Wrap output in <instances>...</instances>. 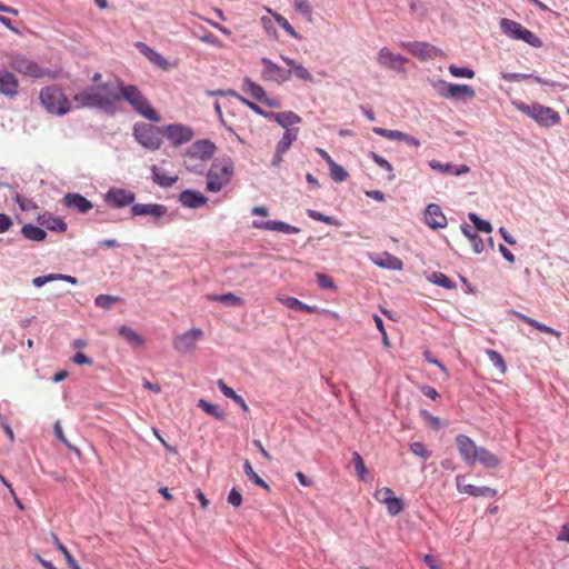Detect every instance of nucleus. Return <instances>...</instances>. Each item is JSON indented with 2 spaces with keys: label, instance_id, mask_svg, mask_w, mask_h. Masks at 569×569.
<instances>
[{
  "label": "nucleus",
  "instance_id": "obj_33",
  "mask_svg": "<svg viewBox=\"0 0 569 569\" xmlns=\"http://www.w3.org/2000/svg\"><path fill=\"white\" fill-rule=\"evenodd\" d=\"M276 299L291 310H302L307 312H315L317 310L315 306H308L293 297L278 295Z\"/></svg>",
  "mask_w": 569,
  "mask_h": 569
},
{
  "label": "nucleus",
  "instance_id": "obj_42",
  "mask_svg": "<svg viewBox=\"0 0 569 569\" xmlns=\"http://www.w3.org/2000/svg\"><path fill=\"white\" fill-rule=\"evenodd\" d=\"M268 12L272 14L276 22L291 37L299 38L298 33L293 29V27L289 23V21L281 14L273 12L271 9H268Z\"/></svg>",
  "mask_w": 569,
  "mask_h": 569
},
{
  "label": "nucleus",
  "instance_id": "obj_34",
  "mask_svg": "<svg viewBox=\"0 0 569 569\" xmlns=\"http://www.w3.org/2000/svg\"><path fill=\"white\" fill-rule=\"evenodd\" d=\"M208 94H230L232 97H236L239 101H241L243 104H246L249 109H251L253 112L262 116L266 118V114H269V112L262 110L258 104H256L254 102L248 100L247 98H243L242 96L238 94L237 92L232 91V90H229V91H222V90H217V91H208Z\"/></svg>",
  "mask_w": 569,
  "mask_h": 569
},
{
  "label": "nucleus",
  "instance_id": "obj_10",
  "mask_svg": "<svg viewBox=\"0 0 569 569\" xmlns=\"http://www.w3.org/2000/svg\"><path fill=\"white\" fill-rule=\"evenodd\" d=\"M500 28L505 34L512 39L522 40L535 48L542 46L540 38L517 21L503 18L500 20Z\"/></svg>",
  "mask_w": 569,
  "mask_h": 569
},
{
  "label": "nucleus",
  "instance_id": "obj_21",
  "mask_svg": "<svg viewBox=\"0 0 569 569\" xmlns=\"http://www.w3.org/2000/svg\"><path fill=\"white\" fill-rule=\"evenodd\" d=\"M134 199V193L126 189H111L106 194L107 202L116 208H122L132 204Z\"/></svg>",
  "mask_w": 569,
  "mask_h": 569
},
{
  "label": "nucleus",
  "instance_id": "obj_26",
  "mask_svg": "<svg viewBox=\"0 0 569 569\" xmlns=\"http://www.w3.org/2000/svg\"><path fill=\"white\" fill-rule=\"evenodd\" d=\"M63 203L67 208L74 209L80 213H87L93 208L92 202L80 193H66Z\"/></svg>",
  "mask_w": 569,
  "mask_h": 569
},
{
  "label": "nucleus",
  "instance_id": "obj_18",
  "mask_svg": "<svg viewBox=\"0 0 569 569\" xmlns=\"http://www.w3.org/2000/svg\"><path fill=\"white\" fill-rule=\"evenodd\" d=\"M466 478L462 475L456 477V486L460 493H467L472 497H490L497 496V490L487 486L477 487L470 483H466Z\"/></svg>",
  "mask_w": 569,
  "mask_h": 569
},
{
  "label": "nucleus",
  "instance_id": "obj_54",
  "mask_svg": "<svg viewBox=\"0 0 569 569\" xmlns=\"http://www.w3.org/2000/svg\"><path fill=\"white\" fill-rule=\"evenodd\" d=\"M370 156L376 164H378L380 168L385 169L386 171H388L390 173L389 179L395 178L393 167L387 159L382 158L381 156H379L376 152H371Z\"/></svg>",
  "mask_w": 569,
  "mask_h": 569
},
{
  "label": "nucleus",
  "instance_id": "obj_32",
  "mask_svg": "<svg viewBox=\"0 0 569 569\" xmlns=\"http://www.w3.org/2000/svg\"><path fill=\"white\" fill-rule=\"evenodd\" d=\"M513 316L517 317L519 320H521L522 322L533 327L535 329L541 331V332H545V333H548V335H552L557 338H560L561 333L555 329H552L551 327H548L543 323H540L538 322L537 320L521 313V312H518V311H512Z\"/></svg>",
  "mask_w": 569,
  "mask_h": 569
},
{
  "label": "nucleus",
  "instance_id": "obj_23",
  "mask_svg": "<svg viewBox=\"0 0 569 569\" xmlns=\"http://www.w3.org/2000/svg\"><path fill=\"white\" fill-rule=\"evenodd\" d=\"M18 92L19 81L17 77L8 70H0V93L13 98Z\"/></svg>",
  "mask_w": 569,
  "mask_h": 569
},
{
  "label": "nucleus",
  "instance_id": "obj_63",
  "mask_svg": "<svg viewBox=\"0 0 569 569\" xmlns=\"http://www.w3.org/2000/svg\"><path fill=\"white\" fill-rule=\"evenodd\" d=\"M218 387L224 397L233 399L237 396L236 391L226 385L223 380H218Z\"/></svg>",
  "mask_w": 569,
  "mask_h": 569
},
{
  "label": "nucleus",
  "instance_id": "obj_15",
  "mask_svg": "<svg viewBox=\"0 0 569 569\" xmlns=\"http://www.w3.org/2000/svg\"><path fill=\"white\" fill-rule=\"evenodd\" d=\"M203 337L201 329H190L173 339V348L180 353H189L196 349L198 341Z\"/></svg>",
  "mask_w": 569,
  "mask_h": 569
},
{
  "label": "nucleus",
  "instance_id": "obj_45",
  "mask_svg": "<svg viewBox=\"0 0 569 569\" xmlns=\"http://www.w3.org/2000/svg\"><path fill=\"white\" fill-rule=\"evenodd\" d=\"M431 282L446 289H453L455 282L442 272H433L430 278Z\"/></svg>",
  "mask_w": 569,
  "mask_h": 569
},
{
  "label": "nucleus",
  "instance_id": "obj_55",
  "mask_svg": "<svg viewBox=\"0 0 569 569\" xmlns=\"http://www.w3.org/2000/svg\"><path fill=\"white\" fill-rule=\"evenodd\" d=\"M409 448H410V451H411L415 456H417V457H419V458H421V459H423V460H427V459H429V457H430V452H429V450H428V449H427V447H426L422 442H420V441L412 442V443L410 445V447H409Z\"/></svg>",
  "mask_w": 569,
  "mask_h": 569
},
{
  "label": "nucleus",
  "instance_id": "obj_47",
  "mask_svg": "<svg viewBox=\"0 0 569 569\" xmlns=\"http://www.w3.org/2000/svg\"><path fill=\"white\" fill-rule=\"evenodd\" d=\"M307 214L313 219V220H317V221H321V222H325L329 226H340V222L338 220H336L335 218L330 217V216H326L319 211H316V210H312V209H308L307 210Z\"/></svg>",
  "mask_w": 569,
  "mask_h": 569
},
{
  "label": "nucleus",
  "instance_id": "obj_51",
  "mask_svg": "<svg viewBox=\"0 0 569 569\" xmlns=\"http://www.w3.org/2000/svg\"><path fill=\"white\" fill-rule=\"evenodd\" d=\"M469 219L478 231L486 233H490L492 231L491 224L488 221L482 220L478 214L469 213Z\"/></svg>",
  "mask_w": 569,
  "mask_h": 569
},
{
  "label": "nucleus",
  "instance_id": "obj_58",
  "mask_svg": "<svg viewBox=\"0 0 569 569\" xmlns=\"http://www.w3.org/2000/svg\"><path fill=\"white\" fill-rule=\"evenodd\" d=\"M228 502L234 508H239L242 505V496L236 488L230 490L228 495Z\"/></svg>",
  "mask_w": 569,
  "mask_h": 569
},
{
  "label": "nucleus",
  "instance_id": "obj_43",
  "mask_svg": "<svg viewBox=\"0 0 569 569\" xmlns=\"http://www.w3.org/2000/svg\"><path fill=\"white\" fill-rule=\"evenodd\" d=\"M51 536H52V539H53V542H54V545H56L57 549H58L59 551H61V552H62V555L64 556V559H66V561L68 562V565H69L70 567H73V568H76V569H79V566L77 565V562H76L74 558H73V557H72V555L69 552V550L67 549V547H66V546H64V545L59 540L58 536H57V535H54V533H52Z\"/></svg>",
  "mask_w": 569,
  "mask_h": 569
},
{
  "label": "nucleus",
  "instance_id": "obj_6",
  "mask_svg": "<svg viewBox=\"0 0 569 569\" xmlns=\"http://www.w3.org/2000/svg\"><path fill=\"white\" fill-rule=\"evenodd\" d=\"M39 99L44 109L52 114L63 116L71 110V103L57 86H48L40 90Z\"/></svg>",
  "mask_w": 569,
  "mask_h": 569
},
{
  "label": "nucleus",
  "instance_id": "obj_39",
  "mask_svg": "<svg viewBox=\"0 0 569 569\" xmlns=\"http://www.w3.org/2000/svg\"><path fill=\"white\" fill-rule=\"evenodd\" d=\"M261 62L266 68V72L270 77H272L273 79L280 80V81L288 80V74L287 73L284 74L283 70L278 64L273 63L270 59L262 58Z\"/></svg>",
  "mask_w": 569,
  "mask_h": 569
},
{
  "label": "nucleus",
  "instance_id": "obj_24",
  "mask_svg": "<svg viewBox=\"0 0 569 569\" xmlns=\"http://www.w3.org/2000/svg\"><path fill=\"white\" fill-rule=\"evenodd\" d=\"M425 221L431 229H440L447 226V218L438 204L430 203L426 208Z\"/></svg>",
  "mask_w": 569,
  "mask_h": 569
},
{
  "label": "nucleus",
  "instance_id": "obj_35",
  "mask_svg": "<svg viewBox=\"0 0 569 569\" xmlns=\"http://www.w3.org/2000/svg\"><path fill=\"white\" fill-rule=\"evenodd\" d=\"M119 335L122 337L131 347H141L144 343L143 338L132 328L128 326H121L119 328Z\"/></svg>",
  "mask_w": 569,
  "mask_h": 569
},
{
  "label": "nucleus",
  "instance_id": "obj_1",
  "mask_svg": "<svg viewBox=\"0 0 569 569\" xmlns=\"http://www.w3.org/2000/svg\"><path fill=\"white\" fill-rule=\"evenodd\" d=\"M120 99L118 80L104 82L74 94L73 100L82 108L113 109V102Z\"/></svg>",
  "mask_w": 569,
  "mask_h": 569
},
{
  "label": "nucleus",
  "instance_id": "obj_3",
  "mask_svg": "<svg viewBox=\"0 0 569 569\" xmlns=\"http://www.w3.org/2000/svg\"><path fill=\"white\" fill-rule=\"evenodd\" d=\"M234 173V164L230 158L216 159L207 172L206 190L212 193L228 186Z\"/></svg>",
  "mask_w": 569,
  "mask_h": 569
},
{
  "label": "nucleus",
  "instance_id": "obj_29",
  "mask_svg": "<svg viewBox=\"0 0 569 569\" xmlns=\"http://www.w3.org/2000/svg\"><path fill=\"white\" fill-rule=\"evenodd\" d=\"M179 201L187 208H199L208 202V198L196 190H183L179 196Z\"/></svg>",
  "mask_w": 569,
  "mask_h": 569
},
{
  "label": "nucleus",
  "instance_id": "obj_7",
  "mask_svg": "<svg viewBox=\"0 0 569 569\" xmlns=\"http://www.w3.org/2000/svg\"><path fill=\"white\" fill-rule=\"evenodd\" d=\"M513 106L540 126L553 127L560 121V116L550 107L539 103L526 104L523 102H513Z\"/></svg>",
  "mask_w": 569,
  "mask_h": 569
},
{
  "label": "nucleus",
  "instance_id": "obj_14",
  "mask_svg": "<svg viewBox=\"0 0 569 569\" xmlns=\"http://www.w3.org/2000/svg\"><path fill=\"white\" fill-rule=\"evenodd\" d=\"M373 497L378 502L387 507L388 513L391 516L399 515L405 508L402 499L396 497L395 492L388 487L377 489Z\"/></svg>",
  "mask_w": 569,
  "mask_h": 569
},
{
  "label": "nucleus",
  "instance_id": "obj_30",
  "mask_svg": "<svg viewBox=\"0 0 569 569\" xmlns=\"http://www.w3.org/2000/svg\"><path fill=\"white\" fill-rule=\"evenodd\" d=\"M38 221L50 231L64 232L67 230L64 220L60 217L52 216L50 212L39 214Z\"/></svg>",
  "mask_w": 569,
  "mask_h": 569
},
{
  "label": "nucleus",
  "instance_id": "obj_4",
  "mask_svg": "<svg viewBox=\"0 0 569 569\" xmlns=\"http://www.w3.org/2000/svg\"><path fill=\"white\" fill-rule=\"evenodd\" d=\"M217 150L216 144L208 140L201 139L191 143L183 156V164L187 170L200 172L204 163L209 161Z\"/></svg>",
  "mask_w": 569,
  "mask_h": 569
},
{
  "label": "nucleus",
  "instance_id": "obj_36",
  "mask_svg": "<svg viewBox=\"0 0 569 569\" xmlns=\"http://www.w3.org/2000/svg\"><path fill=\"white\" fill-rule=\"evenodd\" d=\"M151 172H152L153 182L163 188L171 187L178 180L177 176H168L164 172H161L157 166H152Z\"/></svg>",
  "mask_w": 569,
  "mask_h": 569
},
{
  "label": "nucleus",
  "instance_id": "obj_53",
  "mask_svg": "<svg viewBox=\"0 0 569 569\" xmlns=\"http://www.w3.org/2000/svg\"><path fill=\"white\" fill-rule=\"evenodd\" d=\"M295 9L305 16L309 21L312 20V8L308 0H293Z\"/></svg>",
  "mask_w": 569,
  "mask_h": 569
},
{
  "label": "nucleus",
  "instance_id": "obj_60",
  "mask_svg": "<svg viewBox=\"0 0 569 569\" xmlns=\"http://www.w3.org/2000/svg\"><path fill=\"white\" fill-rule=\"evenodd\" d=\"M199 39L204 43H208V44H211V46H214L218 48L223 47L222 42L211 33H204V34L200 36Z\"/></svg>",
  "mask_w": 569,
  "mask_h": 569
},
{
  "label": "nucleus",
  "instance_id": "obj_20",
  "mask_svg": "<svg viewBox=\"0 0 569 569\" xmlns=\"http://www.w3.org/2000/svg\"><path fill=\"white\" fill-rule=\"evenodd\" d=\"M267 119L273 120L279 126L288 130H299V128L293 127L302 121L301 117L293 111H283V112H269L266 114Z\"/></svg>",
  "mask_w": 569,
  "mask_h": 569
},
{
  "label": "nucleus",
  "instance_id": "obj_31",
  "mask_svg": "<svg viewBox=\"0 0 569 569\" xmlns=\"http://www.w3.org/2000/svg\"><path fill=\"white\" fill-rule=\"evenodd\" d=\"M429 167L432 170L440 171L442 174L461 176L470 172V168L467 164H460L459 167H456L451 163H441L438 160L429 161Z\"/></svg>",
  "mask_w": 569,
  "mask_h": 569
},
{
  "label": "nucleus",
  "instance_id": "obj_12",
  "mask_svg": "<svg viewBox=\"0 0 569 569\" xmlns=\"http://www.w3.org/2000/svg\"><path fill=\"white\" fill-rule=\"evenodd\" d=\"M400 48L417 57L421 61L432 60L437 57H443L445 53L441 49L428 42L412 41L401 42Z\"/></svg>",
  "mask_w": 569,
  "mask_h": 569
},
{
  "label": "nucleus",
  "instance_id": "obj_56",
  "mask_svg": "<svg viewBox=\"0 0 569 569\" xmlns=\"http://www.w3.org/2000/svg\"><path fill=\"white\" fill-rule=\"evenodd\" d=\"M291 73H293L297 78H299L301 80H305L308 82L313 81L312 74L301 63L296 66L295 69L291 71Z\"/></svg>",
  "mask_w": 569,
  "mask_h": 569
},
{
  "label": "nucleus",
  "instance_id": "obj_37",
  "mask_svg": "<svg viewBox=\"0 0 569 569\" xmlns=\"http://www.w3.org/2000/svg\"><path fill=\"white\" fill-rule=\"evenodd\" d=\"M21 233L29 240L43 241L47 237V232L31 223H27L21 228Z\"/></svg>",
  "mask_w": 569,
  "mask_h": 569
},
{
  "label": "nucleus",
  "instance_id": "obj_41",
  "mask_svg": "<svg viewBox=\"0 0 569 569\" xmlns=\"http://www.w3.org/2000/svg\"><path fill=\"white\" fill-rule=\"evenodd\" d=\"M198 407L201 408L206 413L214 417L218 420L224 419V413L219 408L204 399L198 401Z\"/></svg>",
  "mask_w": 569,
  "mask_h": 569
},
{
  "label": "nucleus",
  "instance_id": "obj_48",
  "mask_svg": "<svg viewBox=\"0 0 569 569\" xmlns=\"http://www.w3.org/2000/svg\"><path fill=\"white\" fill-rule=\"evenodd\" d=\"M448 70L450 72V74L456 78L472 79L475 77V71L470 68L457 67L455 64H450Z\"/></svg>",
  "mask_w": 569,
  "mask_h": 569
},
{
  "label": "nucleus",
  "instance_id": "obj_19",
  "mask_svg": "<svg viewBox=\"0 0 569 569\" xmlns=\"http://www.w3.org/2000/svg\"><path fill=\"white\" fill-rule=\"evenodd\" d=\"M242 90L246 91L247 93H249L253 99H256L260 102H263L271 108H280L281 107V104L278 100L267 98L264 89L260 84L250 80L249 78H246L243 80Z\"/></svg>",
  "mask_w": 569,
  "mask_h": 569
},
{
  "label": "nucleus",
  "instance_id": "obj_38",
  "mask_svg": "<svg viewBox=\"0 0 569 569\" xmlns=\"http://www.w3.org/2000/svg\"><path fill=\"white\" fill-rule=\"evenodd\" d=\"M243 471L249 480H251L254 485L263 488L266 491L270 492V486L253 470L249 460H244L243 462Z\"/></svg>",
  "mask_w": 569,
  "mask_h": 569
},
{
  "label": "nucleus",
  "instance_id": "obj_62",
  "mask_svg": "<svg viewBox=\"0 0 569 569\" xmlns=\"http://www.w3.org/2000/svg\"><path fill=\"white\" fill-rule=\"evenodd\" d=\"M218 387L224 397L233 399L237 396L236 391L226 385L223 380H218Z\"/></svg>",
  "mask_w": 569,
  "mask_h": 569
},
{
  "label": "nucleus",
  "instance_id": "obj_57",
  "mask_svg": "<svg viewBox=\"0 0 569 569\" xmlns=\"http://www.w3.org/2000/svg\"><path fill=\"white\" fill-rule=\"evenodd\" d=\"M54 433L57 436V438L63 443L66 445L69 449L71 450H74L76 452H80L78 448L73 447L66 438L63 431H62V428L60 426V423L57 421L54 423Z\"/></svg>",
  "mask_w": 569,
  "mask_h": 569
},
{
  "label": "nucleus",
  "instance_id": "obj_49",
  "mask_svg": "<svg viewBox=\"0 0 569 569\" xmlns=\"http://www.w3.org/2000/svg\"><path fill=\"white\" fill-rule=\"evenodd\" d=\"M352 460H353L355 469H356V472H357L358 477L361 480H365L367 475H368V470L366 468V465H365V461H363L362 457L360 456L359 452L355 451L352 453Z\"/></svg>",
  "mask_w": 569,
  "mask_h": 569
},
{
  "label": "nucleus",
  "instance_id": "obj_52",
  "mask_svg": "<svg viewBox=\"0 0 569 569\" xmlns=\"http://www.w3.org/2000/svg\"><path fill=\"white\" fill-rule=\"evenodd\" d=\"M118 301H119V297L110 296V295H99L96 298L94 303L99 308L109 309L112 307V305H114Z\"/></svg>",
  "mask_w": 569,
  "mask_h": 569
},
{
  "label": "nucleus",
  "instance_id": "obj_2",
  "mask_svg": "<svg viewBox=\"0 0 569 569\" xmlns=\"http://www.w3.org/2000/svg\"><path fill=\"white\" fill-rule=\"evenodd\" d=\"M456 445L460 457L469 466H475L479 462L487 469H495L501 462L497 455L485 447H478L476 442L466 435H458L456 437Z\"/></svg>",
  "mask_w": 569,
  "mask_h": 569
},
{
  "label": "nucleus",
  "instance_id": "obj_16",
  "mask_svg": "<svg viewBox=\"0 0 569 569\" xmlns=\"http://www.w3.org/2000/svg\"><path fill=\"white\" fill-rule=\"evenodd\" d=\"M377 62L381 67L392 69L397 72H405V64L408 62V59L400 54H396L388 48L383 47L378 52Z\"/></svg>",
  "mask_w": 569,
  "mask_h": 569
},
{
  "label": "nucleus",
  "instance_id": "obj_8",
  "mask_svg": "<svg viewBox=\"0 0 569 569\" xmlns=\"http://www.w3.org/2000/svg\"><path fill=\"white\" fill-rule=\"evenodd\" d=\"M9 66L18 73L34 79L52 77L49 70L41 68L36 61L21 53H11L9 56Z\"/></svg>",
  "mask_w": 569,
  "mask_h": 569
},
{
  "label": "nucleus",
  "instance_id": "obj_22",
  "mask_svg": "<svg viewBox=\"0 0 569 569\" xmlns=\"http://www.w3.org/2000/svg\"><path fill=\"white\" fill-rule=\"evenodd\" d=\"M136 48L156 67L164 71L171 68L170 62L161 53L157 52L154 49H152L144 42H137Z\"/></svg>",
  "mask_w": 569,
  "mask_h": 569
},
{
  "label": "nucleus",
  "instance_id": "obj_11",
  "mask_svg": "<svg viewBox=\"0 0 569 569\" xmlns=\"http://www.w3.org/2000/svg\"><path fill=\"white\" fill-rule=\"evenodd\" d=\"M137 141L144 148L158 150L161 146L160 131L157 127L148 123H137L133 128Z\"/></svg>",
  "mask_w": 569,
  "mask_h": 569
},
{
  "label": "nucleus",
  "instance_id": "obj_40",
  "mask_svg": "<svg viewBox=\"0 0 569 569\" xmlns=\"http://www.w3.org/2000/svg\"><path fill=\"white\" fill-rule=\"evenodd\" d=\"M208 298L210 300L219 301V302L228 305V306L242 307L244 305L243 299L236 296L232 292H228V293H223V295H213V296H209Z\"/></svg>",
  "mask_w": 569,
  "mask_h": 569
},
{
  "label": "nucleus",
  "instance_id": "obj_27",
  "mask_svg": "<svg viewBox=\"0 0 569 569\" xmlns=\"http://www.w3.org/2000/svg\"><path fill=\"white\" fill-rule=\"evenodd\" d=\"M371 261L376 266L385 269L399 271L403 268L402 260L389 252H381L379 254L372 256Z\"/></svg>",
  "mask_w": 569,
  "mask_h": 569
},
{
  "label": "nucleus",
  "instance_id": "obj_61",
  "mask_svg": "<svg viewBox=\"0 0 569 569\" xmlns=\"http://www.w3.org/2000/svg\"><path fill=\"white\" fill-rule=\"evenodd\" d=\"M318 283L323 289H335V283L332 279L326 274L318 273L317 274Z\"/></svg>",
  "mask_w": 569,
  "mask_h": 569
},
{
  "label": "nucleus",
  "instance_id": "obj_28",
  "mask_svg": "<svg viewBox=\"0 0 569 569\" xmlns=\"http://www.w3.org/2000/svg\"><path fill=\"white\" fill-rule=\"evenodd\" d=\"M252 227L256 229L269 230V231H278L283 233H299L300 229L298 227L291 226L283 221H253Z\"/></svg>",
  "mask_w": 569,
  "mask_h": 569
},
{
  "label": "nucleus",
  "instance_id": "obj_5",
  "mask_svg": "<svg viewBox=\"0 0 569 569\" xmlns=\"http://www.w3.org/2000/svg\"><path fill=\"white\" fill-rule=\"evenodd\" d=\"M118 90L120 98L122 97L143 118L152 122H159L161 120L159 113L152 108L148 99L136 86H126L118 80Z\"/></svg>",
  "mask_w": 569,
  "mask_h": 569
},
{
  "label": "nucleus",
  "instance_id": "obj_17",
  "mask_svg": "<svg viewBox=\"0 0 569 569\" xmlns=\"http://www.w3.org/2000/svg\"><path fill=\"white\" fill-rule=\"evenodd\" d=\"M299 136V130H288L284 131L282 138L276 146L274 154L271 160V166L278 168L283 161V156L291 148L292 143L297 140Z\"/></svg>",
  "mask_w": 569,
  "mask_h": 569
},
{
  "label": "nucleus",
  "instance_id": "obj_64",
  "mask_svg": "<svg viewBox=\"0 0 569 569\" xmlns=\"http://www.w3.org/2000/svg\"><path fill=\"white\" fill-rule=\"evenodd\" d=\"M53 280H56L54 273H50L47 276H39V277L33 278L32 283H33V286L39 288V287H42L43 284H46L47 282H50Z\"/></svg>",
  "mask_w": 569,
  "mask_h": 569
},
{
  "label": "nucleus",
  "instance_id": "obj_59",
  "mask_svg": "<svg viewBox=\"0 0 569 569\" xmlns=\"http://www.w3.org/2000/svg\"><path fill=\"white\" fill-rule=\"evenodd\" d=\"M470 242H471L472 249L476 253H481L483 251V248H485L483 241L477 233H473L472 236H470Z\"/></svg>",
  "mask_w": 569,
  "mask_h": 569
},
{
  "label": "nucleus",
  "instance_id": "obj_50",
  "mask_svg": "<svg viewBox=\"0 0 569 569\" xmlns=\"http://www.w3.org/2000/svg\"><path fill=\"white\" fill-rule=\"evenodd\" d=\"M487 356L489 357L490 361L493 363L496 368L499 369L501 373H505L507 370L506 362L502 358V356L492 349L487 350Z\"/></svg>",
  "mask_w": 569,
  "mask_h": 569
},
{
  "label": "nucleus",
  "instance_id": "obj_9",
  "mask_svg": "<svg viewBox=\"0 0 569 569\" xmlns=\"http://www.w3.org/2000/svg\"><path fill=\"white\" fill-rule=\"evenodd\" d=\"M438 94L442 98L467 101L476 97V91L469 84L447 83L438 80L432 83Z\"/></svg>",
  "mask_w": 569,
  "mask_h": 569
},
{
  "label": "nucleus",
  "instance_id": "obj_44",
  "mask_svg": "<svg viewBox=\"0 0 569 569\" xmlns=\"http://www.w3.org/2000/svg\"><path fill=\"white\" fill-rule=\"evenodd\" d=\"M330 177L336 182H343L349 177L348 172L343 167L336 163L335 161L329 164Z\"/></svg>",
  "mask_w": 569,
  "mask_h": 569
},
{
  "label": "nucleus",
  "instance_id": "obj_25",
  "mask_svg": "<svg viewBox=\"0 0 569 569\" xmlns=\"http://www.w3.org/2000/svg\"><path fill=\"white\" fill-rule=\"evenodd\" d=\"M131 213L133 216H151L160 219L167 213V207L159 203H136L131 207Z\"/></svg>",
  "mask_w": 569,
  "mask_h": 569
},
{
  "label": "nucleus",
  "instance_id": "obj_46",
  "mask_svg": "<svg viewBox=\"0 0 569 569\" xmlns=\"http://www.w3.org/2000/svg\"><path fill=\"white\" fill-rule=\"evenodd\" d=\"M372 131L378 134V136H381L386 139H389V140H398V141H402V138H403V134L405 132H401L399 130H389V129H385V128H380V127H375L372 129Z\"/></svg>",
  "mask_w": 569,
  "mask_h": 569
},
{
  "label": "nucleus",
  "instance_id": "obj_13",
  "mask_svg": "<svg viewBox=\"0 0 569 569\" xmlns=\"http://www.w3.org/2000/svg\"><path fill=\"white\" fill-rule=\"evenodd\" d=\"M163 133L171 144L176 147L191 141L194 137L193 129L182 123L166 126Z\"/></svg>",
  "mask_w": 569,
  "mask_h": 569
}]
</instances>
